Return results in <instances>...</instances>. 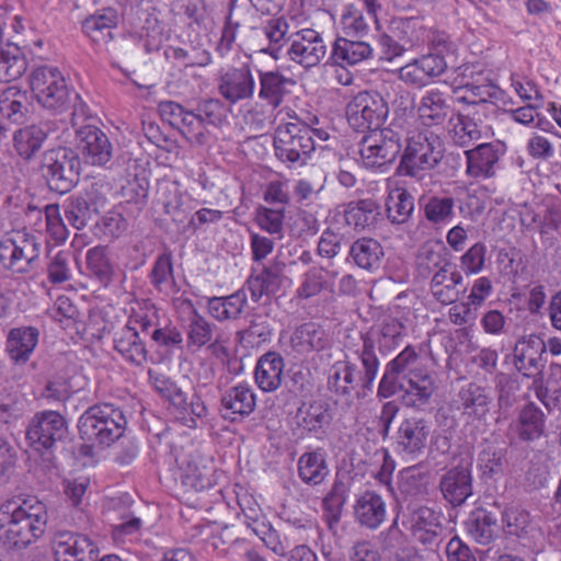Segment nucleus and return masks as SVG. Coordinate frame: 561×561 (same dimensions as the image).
Here are the masks:
<instances>
[{
    "label": "nucleus",
    "mask_w": 561,
    "mask_h": 561,
    "mask_svg": "<svg viewBox=\"0 0 561 561\" xmlns=\"http://www.w3.org/2000/svg\"><path fill=\"white\" fill-rule=\"evenodd\" d=\"M444 152V142L438 134L430 129L412 130L405 137L400 168L405 175L414 176L420 170L435 168Z\"/></svg>",
    "instance_id": "4"
},
{
    "label": "nucleus",
    "mask_w": 561,
    "mask_h": 561,
    "mask_svg": "<svg viewBox=\"0 0 561 561\" xmlns=\"http://www.w3.org/2000/svg\"><path fill=\"white\" fill-rule=\"evenodd\" d=\"M350 485L342 479H335L331 490L323 497V518L330 529H333L341 520L343 507L347 501Z\"/></svg>",
    "instance_id": "45"
},
{
    "label": "nucleus",
    "mask_w": 561,
    "mask_h": 561,
    "mask_svg": "<svg viewBox=\"0 0 561 561\" xmlns=\"http://www.w3.org/2000/svg\"><path fill=\"white\" fill-rule=\"evenodd\" d=\"M434 389V379L424 369L405 380L400 391L404 392V400L408 405L421 408L430 401Z\"/></svg>",
    "instance_id": "44"
},
{
    "label": "nucleus",
    "mask_w": 561,
    "mask_h": 561,
    "mask_svg": "<svg viewBox=\"0 0 561 561\" xmlns=\"http://www.w3.org/2000/svg\"><path fill=\"white\" fill-rule=\"evenodd\" d=\"M28 80L32 92L43 107L55 111L67 107L69 89L58 68L46 65L37 67L32 70Z\"/></svg>",
    "instance_id": "10"
},
{
    "label": "nucleus",
    "mask_w": 561,
    "mask_h": 561,
    "mask_svg": "<svg viewBox=\"0 0 561 561\" xmlns=\"http://www.w3.org/2000/svg\"><path fill=\"white\" fill-rule=\"evenodd\" d=\"M76 148L83 161L91 165L106 164L113 153L108 137L92 124L84 125L76 131Z\"/></svg>",
    "instance_id": "23"
},
{
    "label": "nucleus",
    "mask_w": 561,
    "mask_h": 561,
    "mask_svg": "<svg viewBox=\"0 0 561 561\" xmlns=\"http://www.w3.org/2000/svg\"><path fill=\"white\" fill-rule=\"evenodd\" d=\"M67 432L65 419L55 411L36 414L28 424L26 439L37 451L51 448Z\"/></svg>",
    "instance_id": "22"
},
{
    "label": "nucleus",
    "mask_w": 561,
    "mask_h": 561,
    "mask_svg": "<svg viewBox=\"0 0 561 561\" xmlns=\"http://www.w3.org/2000/svg\"><path fill=\"white\" fill-rule=\"evenodd\" d=\"M404 331L405 327L400 319L386 317L379 327L360 333L362 343L356 347L379 369L378 354L383 357L397 348L403 340Z\"/></svg>",
    "instance_id": "9"
},
{
    "label": "nucleus",
    "mask_w": 561,
    "mask_h": 561,
    "mask_svg": "<svg viewBox=\"0 0 561 561\" xmlns=\"http://www.w3.org/2000/svg\"><path fill=\"white\" fill-rule=\"evenodd\" d=\"M259 79L257 96L273 111L278 108L290 93L289 88L295 85V80L285 76L279 70L256 69Z\"/></svg>",
    "instance_id": "29"
},
{
    "label": "nucleus",
    "mask_w": 561,
    "mask_h": 561,
    "mask_svg": "<svg viewBox=\"0 0 561 561\" xmlns=\"http://www.w3.org/2000/svg\"><path fill=\"white\" fill-rule=\"evenodd\" d=\"M402 131L392 127L367 131L357 144V152L366 169L383 171L402 150Z\"/></svg>",
    "instance_id": "6"
},
{
    "label": "nucleus",
    "mask_w": 561,
    "mask_h": 561,
    "mask_svg": "<svg viewBox=\"0 0 561 561\" xmlns=\"http://www.w3.org/2000/svg\"><path fill=\"white\" fill-rule=\"evenodd\" d=\"M455 102L471 107L473 115L495 114L500 105L507 103V94L490 80L482 83L468 82L454 90Z\"/></svg>",
    "instance_id": "11"
},
{
    "label": "nucleus",
    "mask_w": 561,
    "mask_h": 561,
    "mask_svg": "<svg viewBox=\"0 0 561 561\" xmlns=\"http://www.w3.org/2000/svg\"><path fill=\"white\" fill-rule=\"evenodd\" d=\"M297 471L305 484L320 485L330 473L325 451L321 448L305 451L298 459Z\"/></svg>",
    "instance_id": "39"
},
{
    "label": "nucleus",
    "mask_w": 561,
    "mask_h": 561,
    "mask_svg": "<svg viewBox=\"0 0 561 561\" xmlns=\"http://www.w3.org/2000/svg\"><path fill=\"white\" fill-rule=\"evenodd\" d=\"M398 488L408 497L423 495L426 492V477L414 467L403 469L398 476Z\"/></svg>",
    "instance_id": "62"
},
{
    "label": "nucleus",
    "mask_w": 561,
    "mask_h": 561,
    "mask_svg": "<svg viewBox=\"0 0 561 561\" xmlns=\"http://www.w3.org/2000/svg\"><path fill=\"white\" fill-rule=\"evenodd\" d=\"M195 111L206 126L219 127L227 119L226 106L219 99H203L197 103Z\"/></svg>",
    "instance_id": "63"
},
{
    "label": "nucleus",
    "mask_w": 561,
    "mask_h": 561,
    "mask_svg": "<svg viewBox=\"0 0 561 561\" xmlns=\"http://www.w3.org/2000/svg\"><path fill=\"white\" fill-rule=\"evenodd\" d=\"M285 264L273 261L268 264L252 266L243 287L250 293L253 302H259L264 296L275 295L284 279Z\"/></svg>",
    "instance_id": "24"
},
{
    "label": "nucleus",
    "mask_w": 561,
    "mask_h": 561,
    "mask_svg": "<svg viewBox=\"0 0 561 561\" xmlns=\"http://www.w3.org/2000/svg\"><path fill=\"white\" fill-rule=\"evenodd\" d=\"M348 125L357 131L380 128L389 115V106L383 96L374 90L355 94L345 107Z\"/></svg>",
    "instance_id": "7"
},
{
    "label": "nucleus",
    "mask_w": 561,
    "mask_h": 561,
    "mask_svg": "<svg viewBox=\"0 0 561 561\" xmlns=\"http://www.w3.org/2000/svg\"><path fill=\"white\" fill-rule=\"evenodd\" d=\"M46 137L43 128L36 125L26 126L14 133V148L19 156L28 160L42 148Z\"/></svg>",
    "instance_id": "54"
},
{
    "label": "nucleus",
    "mask_w": 561,
    "mask_h": 561,
    "mask_svg": "<svg viewBox=\"0 0 561 561\" xmlns=\"http://www.w3.org/2000/svg\"><path fill=\"white\" fill-rule=\"evenodd\" d=\"M0 515L9 516L5 537L14 547H26L45 533L47 511L36 497L8 501L0 506Z\"/></svg>",
    "instance_id": "3"
},
{
    "label": "nucleus",
    "mask_w": 561,
    "mask_h": 561,
    "mask_svg": "<svg viewBox=\"0 0 561 561\" xmlns=\"http://www.w3.org/2000/svg\"><path fill=\"white\" fill-rule=\"evenodd\" d=\"M506 150V145L500 140L482 142L474 148L465 150L467 174L476 180L494 178L501 168V159L505 156Z\"/></svg>",
    "instance_id": "18"
},
{
    "label": "nucleus",
    "mask_w": 561,
    "mask_h": 561,
    "mask_svg": "<svg viewBox=\"0 0 561 561\" xmlns=\"http://www.w3.org/2000/svg\"><path fill=\"white\" fill-rule=\"evenodd\" d=\"M127 419L121 407L104 402L87 409L77 422L83 456H92L94 445L110 446L121 438L126 430Z\"/></svg>",
    "instance_id": "2"
},
{
    "label": "nucleus",
    "mask_w": 561,
    "mask_h": 561,
    "mask_svg": "<svg viewBox=\"0 0 561 561\" xmlns=\"http://www.w3.org/2000/svg\"><path fill=\"white\" fill-rule=\"evenodd\" d=\"M85 266L90 275L95 276L103 284H108L113 274V265L106 254L105 248L94 247L85 254Z\"/></svg>",
    "instance_id": "61"
},
{
    "label": "nucleus",
    "mask_w": 561,
    "mask_h": 561,
    "mask_svg": "<svg viewBox=\"0 0 561 561\" xmlns=\"http://www.w3.org/2000/svg\"><path fill=\"white\" fill-rule=\"evenodd\" d=\"M424 370L420 356L414 346H405L393 359L385 366L379 380L377 397L388 399L400 392L404 381Z\"/></svg>",
    "instance_id": "12"
},
{
    "label": "nucleus",
    "mask_w": 561,
    "mask_h": 561,
    "mask_svg": "<svg viewBox=\"0 0 561 561\" xmlns=\"http://www.w3.org/2000/svg\"><path fill=\"white\" fill-rule=\"evenodd\" d=\"M83 194L77 196L76 202H72V227L80 228L85 225V220L91 217L98 208L103 205L104 197L100 192L99 184L94 182L84 181L82 183Z\"/></svg>",
    "instance_id": "40"
},
{
    "label": "nucleus",
    "mask_w": 561,
    "mask_h": 561,
    "mask_svg": "<svg viewBox=\"0 0 561 561\" xmlns=\"http://www.w3.org/2000/svg\"><path fill=\"white\" fill-rule=\"evenodd\" d=\"M164 316L151 301H137L131 307V312L125 327H131L136 331L140 330L144 334L150 335L160 325V321Z\"/></svg>",
    "instance_id": "47"
},
{
    "label": "nucleus",
    "mask_w": 561,
    "mask_h": 561,
    "mask_svg": "<svg viewBox=\"0 0 561 561\" xmlns=\"http://www.w3.org/2000/svg\"><path fill=\"white\" fill-rule=\"evenodd\" d=\"M510 357L515 370L522 377L533 380L534 388L543 381V370L548 359L547 345L538 334L519 336Z\"/></svg>",
    "instance_id": "8"
},
{
    "label": "nucleus",
    "mask_w": 561,
    "mask_h": 561,
    "mask_svg": "<svg viewBox=\"0 0 561 561\" xmlns=\"http://www.w3.org/2000/svg\"><path fill=\"white\" fill-rule=\"evenodd\" d=\"M216 81L219 95L230 105L251 100L255 94L256 81L250 62L221 69Z\"/></svg>",
    "instance_id": "15"
},
{
    "label": "nucleus",
    "mask_w": 561,
    "mask_h": 561,
    "mask_svg": "<svg viewBox=\"0 0 561 561\" xmlns=\"http://www.w3.org/2000/svg\"><path fill=\"white\" fill-rule=\"evenodd\" d=\"M30 106L27 92L15 85L8 87L0 94V112L13 123L22 124Z\"/></svg>",
    "instance_id": "46"
},
{
    "label": "nucleus",
    "mask_w": 561,
    "mask_h": 561,
    "mask_svg": "<svg viewBox=\"0 0 561 561\" xmlns=\"http://www.w3.org/2000/svg\"><path fill=\"white\" fill-rule=\"evenodd\" d=\"M216 482V469L213 463H205L202 460L190 461L184 468L182 483L196 492L210 489Z\"/></svg>",
    "instance_id": "52"
},
{
    "label": "nucleus",
    "mask_w": 561,
    "mask_h": 561,
    "mask_svg": "<svg viewBox=\"0 0 561 561\" xmlns=\"http://www.w3.org/2000/svg\"><path fill=\"white\" fill-rule=\"evenodd\" d=\"M425 259L435 268L430 282V291L435 300L446 306L458 301L459 297L466 291V289L458 288L463 284L461 272L451 263L442 260L440 255L433 251H427Z\"/></svg>",
    "instance_id": "14"
},
{
    "label": "nucleus",
    "mask_w": 561,
    "mask_h": 561,
    "mask_svg": "<svg viewBox=\"0 0 561 561\" xmlns=\"http://www.w3.org/2000/svg\"><path fill=\"white\" fill-rule=\"evenodd\" d=\"M179 131L191 142L203 145L207 140V126L194 110H187L179 127Z\"/></svg>",
    "instance_id": "64"
},
{
    "label": "nucleus",
    "mask_w": 561,
    "mask_h": 561,
    "mask_svg": "<svg viewBox=\"0 0 561 561\" xmlns=\"http://www.w3.org/2000/svg\"><path fill=\"white\" fill-rule=\"evenodd\" d=\"M39 332L33 327L12 329L8 336V351L15 362H26L38 343Z\"/></svg>",
    "instance_id": "49"
},
{
    "label": "nucleus",
    "mask_w": 561,
    "mask_h": 561,
    "mask_svg": "<svg viewBox=\"0 0 561 561\" xmlns=\"http://www.w3.org/2000/svg\"><path fill=\"white\" fill-rule=\"evenodd\" d=\"M285 362L277 352H266L256 362L254 379L257 387L264 392L277 390L283 381Z\"/></svg>",
    "instance_id": "33"
},
{
    "label": "nucleus",
    "mask_w": 561,
    "mask_h": 561,
    "mask_svg": "<svg viewBox=\"0 0 561 561\" xmlns=\"http://www.w3.org/2000/svg\"><path fill=\"white\" fill-rule=\"evenodd\" d=\"M416 112L422 126L443 127L450 112L446 93L438 88L425 91L416 106Z\"/></svg>",
    "instance_id": "30"
},
{
    "label": "nucleus",
    "mask_w": 561,
    "mask_h": 561,
    "mask_svg": "<svg viewBox=\"0 0 561 561\" xmlns=\"http://www.w3.org/2000/svg\"><path fill=\"white\" fill-rule=\"evenodd\" d=\"M546 416L534 402L526 404L518 414L517 432L522 440L531 442L545 433Z\"/></svg>",
    "instance_id": "48"
},
{
    "label": "nucleus",
    "mask_w": 561,
    "mask_h": 561,
    "mask_svg": "<svg viewBox=\"0 0 561 561\" xmlns=\"http://www.w3.org/2000/svg\"><path fill=\"white\" fill-rule=\"evenodd\" d=\"M425 219L435 227L449 225L455 217V199L451 196H431L420 199Z\"/></svg>",
    "instance_id": "43"
},
{
    "label": "nucleus",
    "mask_w": 561,
    "mask_h": 561,
    "mask_svg": "<svg viewBox=\"0 0 561 561\" xmlns=\"http://www.w3.org/2000/svg\"><path fill=\"white\" fill-rule=\"evenodd\" d=\"M493 401L492 389L477 381H470L458 390L451 401V409L467 422L482 421L490 412Z\"/></svg>",
    "instance_id": "17"
},
{
    "label": "nucleus",
    "mask_w": 561,
    "mask_h": 561,
    "mask_svg": "<svg viewBox=\"0 0 561 561\" xmlns=\"http://www.w3.org/2000/svg\"><path fill=\"white\" fill-rule=\"evenodd\" d=\"M288 43L284 56L305 68L318 66L328 53L323 37L312 28H304L291 34Z\"/></svg>",
    "instance_id": "19"
},
{
    "label": "nucleus",
    "mask_w": 561,
    "mask_h": 561,
    "mask_svg": "<svg viewBox=\"0 0 561 561\" xmlns=\"http://www.w3.org/2000/svg\"><path fill=\"white\" fill-rule=\"evenodd\" d=\"M447 67L443 55L425 54L399 68L398 78L409 87L422 89L435 82Z\"/></svg>",
    "instance_id": "20"
},
{
    "label": "nucleus",
    "mask_w": 561,
    "mask_h": 561,
    "mask_svg": "<svg viewBox=\"0 0 561 561\" xmlns=\"http://www.w3.org/2000/svg\"><path fill=\"white\" fill-rule=\"evenodd\" d=\"M298 425L307 432H318L328 424L330 415L328 409L320 401L304 404L297 412Z\"/></svg>",
    "instance_id": "57"
},
{
    "label": "nucleus",
    "mask_w": 561,
    "mask_h": 561,
    "mask_svg": "<svg viewBox=\"0 0 561 561\" xmlns=\"http://www.w3.org/2000/svg\"><path fill=\"white\" fill-rule=\"evenodd\" d=\"M483 126L480 118H476L471 112L458 114L457 123L454 125L450 135L453 144L460 148H468L483 137Z\"/></svg>",
    "instance_id": "50"
},
{
    "label": "nucleus",
    "mask_w": 561,
    "mask_h": 561,
    "mask_svg": "<svg viewBox=\"0 0 561 561\" xmlns=\"http://www.w3.org/2000/svg\"><path fill=\"white\" fill-rule=\"evenodd\" d=\"M285 208L259 206L256 208L255 222L265 232L275 236L277 239L283 238L284 232Z\"/></svg>",
    "instance_id": "60"
},
{
    "label": "nucleus",
    "mask_w": 561,
    "mask_h": 561,
    "mask_svg": "<svg viewBox=\"0 0 561 561\" xmlns=\"http://www.w3.org/2000/svg\"><path fill=\"white\" fill-rule=\"evenodd\" d=\"M360 367L348 355L334 362L327 370V388L340 401L351 405L374 391L379 369L357 348H350Z\"/></svg>",
    "instance_id": "1"
},
{
    "label": "nucleus",
    "mask_w": 561,
    "mask_h": 561,
    "mask_svg": "<svg viewBox=\"0 0 561 561\" xmlns=\"http://www.w3.org/2000/svg\"><path fill=\"white\" fill-rule=\"evenodd\" d=\"M26 69V58L18 46H9L0 51V82L18 80Z\"/></svg>",
    "instance_id": "55"
},
{
    "label": "nucleus",
    "mask_w": 561,
    "mask_h": 561,
    "mask_svg": "<svg viewBox=\"0 0 561 561\" xmlns=\"http://www.w3.org/2000/svg\"><path fill=\"white\" fill-rule=\"evenodd\" d=\"M273 147L275 157L288 168L306 165L316 150L311 130L300 122L279 125L274 134Z\"/></svg>",
    "instance_id": "5"
},
{
    "label": "nucleus",
    "mask_w": 561,
    "mask_h": 561,
    "mask_svg": "<svg viewBox=\"0 0 561 561\" xmlns=\"http://www.w3.org/2000/svg\"><path fill=\"white\" fill-rule=\"evenodd\" d=\"M288 30L289 24L283 16L267 20L262 26V32L268 41V45L261 51L270 55L275 60L282 58L284 56V45L288 42V38H286Z\"/></svg>",
    "instance_id": "53"
},
{
    "label": "nucleus",
    "mask_w": 561,
    "mask_h": 561,
    "mask_svg": "<svg viewBox=\"0 0 561 561\" xmlns=\"http://www.w3.org/2000/svg\"><path fill=\"white\" fill-rule=\"evenodd\" d=\"M168 401L175 417L188 428L197 427V421L207 416V407L196 393L188 398L187 393L179 388Z\"/></svg>",
    "instance_id": "35"
},
{
    "label": "nucleus",
    "mask_w": 561,
    "mask_h": 561,
    "mask_svg": "<svg viewBox=\"0 0 561 561\" xmlns=\"http://www.w3.org/2000/svg\"><path fill=\"white\" fill-rule=\"evenodd\" d=\"M374 58V48L370 43L356 37L339 36L332 44L328 62L345 69L354 67Z\"/></svg>",
    "instance_id": "27"
},
{
    "label": "nucleus",
    "mask_w": 561,
    "mask_h": 561,
    "mask_svg": "<svg viewBox=\"0 0 561 561\" xmlns=\"http://www.w3.org/2000/svg\"><path fill=\"white\" fill-rule=\"evenodd\" d=\"M390 32L404 44L408 50L423 47L428 42V27L421 18L396 19L391 22Z\"/></svg>",
    "instance_id": "41"
},
{
    "label": "nucleus",
    "mask_w": 561,
    "mask_h": 561,
    "mask_svg": "<svg viewBox=\"0 0 561 561\" xmlns=\"http://www.w3.org/2000/svg\"><path fill=\"white\" fill-rule=\"evenodd\" d=\"M439 491L453 506L462 505L473 493L471 465L460 463L446 470L439 479Z\"/></svg>",
    "instance_id": "26"
},
{
    "label": "nucleus",
    "mask_w": 561,
    "mask_h": 561,
    "mask_svg": "<svg viewBox=\"0 0 561 561\" xmlns=\"http://www.w3.org/2000/svg\"><path fill=\"white\" fill-rule=\"evenodd\" d=\"M383 254L381 244L371 238H360L350 249V257L354 264L369 272L379 268Z\"/></svg>",
    "instance_id": "42"
},
{
    "label": "nucleus",
    "mask_w": 561,
    "mask_h": 561,
    "mask_svg": "<svg viewBox=\"0 0 561 561\" xmlns=\"http://www.w3.org/2000/svg\"><path fill=\"white\" fill-rule=\"evenodd\" d=\"M256 407V396L252 387L239 382L228 389L220 399L221 416L229 422H241L249 416Z\"/></svg>",
    "instance_id": "28"
},
{
    "label": "nucleus",
    "mask_w": 561,
    "mask_h": 561,
    "mask_svg": "<svg viewBox=\"0 0 561 561\" xmlns=\"http://www.w3.org/2000/svg\"><path fill=\"white\" fill-rule=\"evenodd\" d=\"M414 208V196L408 188L400 185H388L387 196L385 198V211L391 224L403 225L408 222Z\"/></svg>",
    "instance_id": "38"
},
{
    "label": "nucleus",
    "mask_w": 561,
    "mask_h": 561,
    "mask_svg": "<svg viewBox=\"0 0 561 561\" xmlns=\"http://www.w3.org/2000/svg\"><path fill=\"white\" fill-rule=\"evenodd\" d=\"M151 285L159 291L169 286L175 287L173 261L171 252H163L156 259L149 274Z\"/></svg>",
    "instance_id": "59"
},
{
    "label": "nucleus",
    "mask_w": 561,
    "mask_h": 561,
    "mask_svg": "<svg viewBox=\"0 0 561 561\" xmlns=\"http://www.w3.org/2000/svg\"><path fill=\"white\" fill-rule=\"evenodd\" d=\"M293 350L301 355L324 350L330 344L325 330L316 322H306L297 327L290 337Z\"/></svg>",
    "instance_id": "37"
},
{
    "label": "nucleus",
    "mask_w": 561,
    "mask_h": 561,
    "mask_svg": "<svg viewBox=\"0 0 561 561\" xmlns=\"http://www.w3.org/2000/svg\"><path fill=\"white\" fill-rule=\"evenodd\" d=\"M215 325L199 312L188 318L186 340L190 347L202 348L213 340Z\"/></svg>",
    "instance_id": "58"
},
{
    "label": "nucleus",
    "mask_w": 561,
    "mask_h": 561,
    "mask_svg": "<svg viewBox=\"0 0 561 561\" xmlns=\"http://www.w3.org/2000/svg\"><path fill=\"white\" fill-rule=\"evenodd\" d=\"M463 527L467 534L478 543H490L497 534V515L484 507H477L470 512Z\"/></svg>",
    "instance_id": "36"
},
{
    "label": "nucleus",
    "mask_w": 561,
    "mask_h": 561,
    "mask_svg": "<svg viewBox=\"0 0 561 561\" xmlns=\"http://www.w3.org/2000/svg\"><path fill=\"white\" fill-rule=\"evenodd\" d=\"M114 350L124 362L140 367L148 360V350L139 332L131 327H123L115 333Z\"/></svg>",
    "instance_id": "32"
},
{
    "label": "nucleus",
    "mask_w": 561,
    "mask_h": 561,
    "mask_svg": "<svg viewBox=\"0 0 561 561\" xmlns=\"http://www.w3.org/2000/svg\"><path fill=\"white\" fill-rule=\"evenodd\" d=\"M447 67L443 55L425 54L399 68L398 78L409 87L422 89L435 82Z\"/></svg>",
    "instance_id": "21"
},
{
    "label": "nucleus",
    "mask_w": 561,
    "mask_h": 561,
    "mask_svg": "<svg viewBox=\"0 0 561 561\" xmlns=\"http://www.w3.org/2000/svg\"><path fill=\"white\" fill-rule=\"evenodd\" d=\"M248 305V295L244 287L227 296L207 298V311L218 322L236 321L241 318Z\"/></svg>",
    "instance_id": "34"
},
{
    "label": "nucleus",
    "mask_w": 561,
    "mask_h": 561,
    "mask_svg": "<svg viewBox=\"0 0 561 561\" xmlns=\"http://www.w3.org/2000/svg\"><path fill=\"white\" fill-rule=\"evenodd\" d=\"M431 432L428 420L419 416L402 420L393 436L394 451L407 461L419 459L427 448Z\"/></svg>",
    "instance_id": "13"
},
{
    "label": "nucleus",
    "mask_w": 561,
    "mask_h": 561,
    "mask_svg": "<svg viewBox=\"0 0 561 561\" xmlns=\"http://www.w3.org/2000/svg\"><path fill=\"white\" fill-rule=\"evenodd\" d=\"M38 253L36 238L25 231H12L0 240V262L14 273L26 271Z\"/></svg>",
    "instance_id": "16"
},
{
    "label": "nucleus",
    "mask_w": 561,
    "mask_h": 561,
    "mask_svg": "<svg viewBox=\"0 0 561 561\" xmlns=\"http://www.w3.org/2000/svg\"><path fill=\"white\" fill-rule=\"evenodd\" d=\"M380 207L373 198H364L347 204L344 210L345 222L363 230L373 225L380 215Z\"/></svg>",
    "instance_id": "51"
},
{
    "label": "nucleus",
    "mask_w": 561,
    "mask_h": 561,
    "mask_svg": "<svg viewBox=\"0 0 561 561\" xmlns=\"http://www.w3.org/2000/svg\"><path fill=\"white\" fill-rule=\"evenodd\" d=\"M354 516L360 526L377 529L387 516L386 502L376 491L366 490L355 501Z\"/></svg>",
    "instance_id": "31"
},
{
    "label": "nucleus",
    "mask_w": 561,
    "mask_h": 561,
    "mask_svg": "<svg viewBox=\"0 0 561 561\" xmlns=\"http://www.w3.org/2000/svg\"><path fill=\"white\" fill-rule=\"evenodd\" d=\"M342 31L347 37L362 38L369 33V23L364 11L354 3L346 4L341 14Z\"/></svg>",
    "instance_id": "56"
},
{
    "label": "nucleus",
    "mask_w": 561,
    "mask_h": 561,
    "mask_svg": "<svg viewBox=\"0 0 561 561\" xmlns=\"http://www.w3.org/2000/svg\"><path fill=\"white\" fill-rule=\"evenodd\" d=\"M442 515L427 506L411 511L403 525L411 531L413 538L424 546H436L444 531Z\"/></svg>",
    "instance_id": "25"
}]
</instances>
